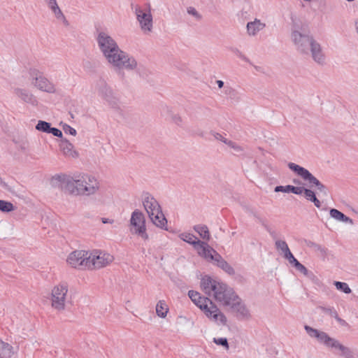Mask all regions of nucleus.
<instances>
[{
  "instance_id": "nucleus-1",
  "label": "nucleus",
  "mask_w": 358,
  "mask_h": 358,
  "mask_svg": "<svg viewBox=\"0 0 358 358\" xmlns=\"http://www.w3.org/2000/svg\"><path fill=\"white\" fill-rule=\"evenodd\" d=\"M99 48L107 62L121 69L133 70L137 66L136 59L120 49L115 41L108 34L100 31L96 37Z\"/></svg>"
},
{
  "instance_id": "nucleus-2",
  "label": "nucleus",
  "mask_w": 358,
  "mask_h": 358,
  "mask_svg": "<svg viewBox=\"0 0 358 358\" xmlns=\"http://www.w3.org/2000/svg\"><path fill=\"white\" fill-rule=\"evenodd\" d=\"M292 38L299 51L304 54H308L310 51L313 59L316 62L320 64L324 63L325 58L320 45L311 36L303 34L299 31H293Z\"/></svg>"
},
{
  "instance_id": "nucleus-3",
  "label": "nucleus",
  "mask_w": 358,
  "mask_h": 358,
  "mask_svg": "<svg viewBox=\"0 0 358 358\" xmlns=\"http://www.w3.org/2000/svg\"><path fill=\"white\" fill-rule=\"evenodd\" d=\"M188 296L193 303L203 310L208 317H212L214 321H220L223 325L227 324L226 316L218 309L216 305L208 297L202 296L196 291L189 290Z\"/></svg>"
},
{
  "instance_id": "nucleus-4",
  "label": "nucleus",
  "mask_w": 358,
  "mask_h": 358,
  "mask_svg": "<svg viewBox=\"0 0 358 358\" xmlns=\"http://www.w3.org/2000/svg\"><path fill=\"white\" fill-rule=\"evenodd\" d=\"M53 179L60 182L62 190L70 194L90 196L94 191V187H93L88 189L86 187H83V180H74L73 177L69 176L55 175Z\"/></svg>"
},
{
  "instance_id": "nucleus-5",
  "label": "nucleus",
  "mask_w": 358,
  "mask_h": 358,
  "mask_svg": "<svg viewBox=\"0 0 358 358\" xmlns=\"http://www.w3.org/2000/svg\"><path fill=\"white\" fill-rule=\"evenodd\" d=\"M201 287L204 292L209 296L213 292L215 299L219 301L226 300L227 296L230 294L235 296L233 295L232 288L229 287L223 282H217L208 275H205L201 278Z\"/></svg>"
},
{
  "instance_id": "nucleus-6",
  "label": "nucleus",
  "mask_w": 358,
  "mask_h": 358,
  "mask_svg": "<svg viewBox=\"0 0 358 358\" xmlns=\"http://www.w3.org/2000/svg\"><path fill=\"white\" fill-rule=\"evenodd\" d=\"M233 294L235 296L234 297L232 295L231 296V294L228 295L226 300H222L220 302H222L225 306H230L231 309L236 313V316L238 320H248L251 316L249 310L241 302V299L234 290Z\"/></svg>"
},
{
  "instance_id": "nucleus-7",
  "label": "nucleus",
  "mask_w": 358,
  "mask_h": 358,
  "mask_svg": "<svg viewBox=\"0 0 358 358\" xmlns=\"http://www.w3.org/2000/svg\"><path fill=\"white\" fill-rule=\"evenodd\" d=\"M99 95L113 108H119V98L116 96L106 81L100 79L97 83Z\"/></svg>"
},
{
  "instance_id": "nucleus-8",
  "label": "nucleus",
  "mask_w": 358,
  "mask_h": 358,
  "mask_svg": "<svg viewBox=\"0 0 358 358\" xmlns=\"http://www.w3.org/2000/svg\"><path fill=\"white\" fill-rule=\"evenodd\" d=\"M89 269L101 268L107 266L113 260V256L99 250L89 253Z\"/></svg>"
},
{
  "instance_id": "nucleus-9",
  "label": "nucleus",
  "mask_w": 358,
  "mask_h": 358,
  "mask_svg": "<svg viewBox=\"0 0 358 358\" xmlns=\"http://www.w3.org/2000/svg\"><path fill=\"white\" fill-rule=\"evenodd\" d=\"M29 75L33 80H35V82H33V84L40 90L48 93H54L55 92L54 85L44 77L43 73L38 69H31L29 70Z\"/></svg>"
},
{
  "instance_id": "nucleus-10",
  "label": "nucleus",
  "mask_w": 358,
  "mask_h": 358,
  "mask_svg": "<svg viewBox=\"0 0 358 358\" xmlns=\"http://www.w3.org/2000/svg\"><path fill=\"white\" fill-rule=\"evenodd\" d=\"M288 167L290 170L294 172L297 176H300L303 180L308 182L310 187L315 186L316 188L322 182L317 179L308 169L301 166L293 162L288 164Z\"/></svg>"
},
{
  "instance_id": "nucleus-11",
  "label": "nucleus",
  "mask_w": 358,
  "mask_h": 358,
  "mask_svg": "<svg viewBox=\"0 0 358 358\" xmlns=\"http://www.w3.org/2000/svg\"><path fill=\"white\" fill-rule=\"evenodd\" d=\"M179 237L183 241L192 245L195 250H197L200 256L204 257L206 252L209 253V249L211 247L207 243L198 239L192 234L182 233L179 235Z\"/></svg>"
},
{
  "instance_id": "nucleus-12",
  "label": "nucleus",
  "mask_w": 358,
  "mask_h": 358,
  "mask_svg": "<svg viewBox=\"0 0 358 358\" xmlns=\"http://www.w3.org/2000/svg\"><path fill=\"white\" fill-rule=\"evenodd\" d=\"M89 252L85 250H75L67 258V262L73 268H87L90 264Z\"/></svg>"
},
{
  "instance_id": "nucleus-13",
  "label": "nucleus",
  "mask_w": 358,
  "mask_h": 358,
  "mask_svg": "<svg viewBox=\"0 0 358 358\" xmlns=\"http://www.w3.org/2000/svg\"><path fill=\"white\" fill-rule=\"evenodd\" d=\"M203 257L208 261H213L218 267L229 275H234L235 274L234 268L213 248L209 249V253L206 252Z\"/></svg>"
},
{
  "instance_id": "nucleus-14",
  "label": "nucleus",
  "mask_w": 358,
  "mask_h": 358,
  "mask_svg": "<svg viewBox=\"0 0 358 358\" xmlns=\"http://www.w3.org/2000/svg\"><path fill=\"white\" fill-rule=\"evenodd\" d=\"M68 289L65 285H59L54 287L52 291V306L59 310H64L65 307V296Z\"/></svg>"
},
{
  "instance_id": "nucleus-15",
  "label": "nucleus",
  "mask_w": 358,
  "mask_h": 358,
  "mask_svg": "<svg viewBox=\"0 0 358 358\" xmlns=\"http://www.w3.org/2000/svg\"><path fill=\"white\" fill-rule=\"evenodd\" d=\"M131 224L136 227V233L141 236L145 240L148 238V235L146 233L145 220L144 215L138 210H135L131 217Z\"/></svg>"
},
{
  "instance_id": "nucleus-16",
  "label": "nucleus",
  "mask_w": 358,
  "mask_h": 358,
  "mask_svg": "<svg viewBox=\"0 0 358 358\" xmlns=\"http://www.w3.org/2000/svg\"><path fill=\"white\" fill-rule=\"evenodd\" d=\"M135 13L143 31H150L152 28V16L150 11L145 13L139 6H135Z\"/></svg>"
},
{
  "instance_id": "nucleus-17",
  "label": "nucleus",
  "mask_w": 358,
  "mask_h": 358,
  "mask_svg": "<svg viewBox=\"0 0 358 358\" xmlns=\"http://www.w3.org/2000/svg\"><path fill=\"white\" fill-rule=\"evenodd\" d=\"M143 203L150 219L153 218L155 213H161L162 208L159 202L148 192L145 194Z\"/></svg>"
},
{
  "instance_id": "nucleus-18",
  "label": "nucleus",
  "mask_w": 358,
  "mask_h": 358,
  "mask_svg": "<svg viewBox=\"0 0 358 358\" xmlns=\"http://www.w3.org/2000/svg\"><path fill=\"white\" fill-rule=\"evenodd\" d=\"M304 329L310 337L316 338L318 342L324 344L327 347H329L331 341H332L333 338L330 337L324 331H319L318 329H314L308 325H305Z\"/></svg>"
},
{
  "instance_id": "nucleus-19",
  "label": "nucleus",
  "mask_w": 358,
  "mask_h": 358,
  "mask_svg": "<svg viewBox=\"0 0 358 358\" xmlns=\"http://www.w3.org/2000/svg\"><path fill=\"white\" fill-rule=\"evenodd\" d=\"M13 93L20 98L22 101L27 103H29L34 106L38 105V101L36 96H34L28 90L22 88H15Z\"/></svg>"
},
{
  "instance_id": "nucleus-20",
  "label": "nucleus",
  "mask_w": 358,
  "mask_h": 358,
  "mask_svg": "<svg viewBox=\"0 0 358 358\" xmlns=\"http://www.w3.org/2000/svg\"><path fill=\"white\" fill-rule=\"evenodd\" d=\"M73 145L70 143L66 138L61 139L59 143V149L62 151L63 154L66 157H71L73 158H76L78 157V152L73 150Z\"/></svg>"
},
{
  "instance_id": "nucleus-21",
  "label": "nucleus",
  "mask_w": 358,
  "mask_h": 358,
  "mask_svg": "<svg viewBox=\"0 0 358 358\" xmlns=\"http://www.w3.org/2000/svg\"><path fill=\"white\" fill-rule=\"evenodd\" d=\"M328 348L338 349L341 352V355L345 358H355L353 352L349 348L340 343L335 338L332 339Z\"/></svg>"
},
{
  "instance_id": "nucleus-22",
  "label": "nucleus",
  "mask_w": 358,
  "mask_h": 358,
  "mask_svg": "<svg viewBox=\"0 0 358 358\" xmlns=\"http://www.w3.org/2000/svg\"><path fill=\"white\" fill-rule=\"evenodd\" d=\"M299 192H298L297 195H300L302 193L304 194V196L306 199L314 203V205L317 208L321 207V202L317 198L316 194L314 191H313L310 189L306 188L304 187H299Z\"/></svg>"
},
{
  "instance_id": "nucleus-23",
  "label": "nucleus",
  "mask_w": 358,
  "mask_h": 358,
  "mask_svg": "<svg viewBox=\"0 0 358 358\" xmlns=\"http://www.w3.org/2000/svg\"><path fill=\"white\" fill-rule=\"evenodd\" d=\"M330 216L335 220L343 222L345 223H349L350 224H353V220L349 217L346 216L344 213L339 211L336 208H331L329 210Z\"/></svg>"
},
{
  "instance_id": "nucleus-24",
  "label": "nucleus",
  "mask_w": 358,
  "mask_h": 358,
  "mask_svg": "<svg viewBox=\"0 0 358 358\" xmlns=\"http://www.w3.org/2000/svg\"><path fill=\"white\" fill-rule=\"evenodd\" d=\"M304 243L306 245L311 249H313L315 252H320V255L322 257H326L328 255V249L320 244H317L310 240H305Z\"/></svg>"
},
{
  "instance_id": "nucleus-25",
  "label": "nucleus",
  "mask_w": 358,
  "mask_h": 358,
  "mask_svg": "<svg viewBox=\"0 0 358 358\" xmlns=\"http://www.w3.org/2000/svg\"><path fill=\"white\" fill-rule=\"evenodd\" d=\"M154 224L162 229L168 230L166 228L167 220L161 210L160 213H155L153 218L150 219Z\"/></svg>"
},
{
  "instance_id": "nucleus-26",
  "label": "nucleus",
  "mask_w": 358,
  "mask_h": 358,
  "mask_svg": "<svg viewBox=\"0 0 358 358\" xmlns=\"http://www.w3.org/2000/svg\"><path fill=\"white\" fill-rule=\"evenodd\" d=\"M264 27V24L261 23L259 20H255L254 22H250L247 24V31L249 35L255 36Z\"/></svg>"
},
{
  "instance_id": "nucleus-27",
  "label": "nucleus",
  "mask_w": 358,
  "mask_h": 358,
  "mask_svg": "<svg viewBox=\"0 0 358 358\" xmlns=\"http://www.w3.org/2000/svg\"><path fill=\"white\" fill-rule=\"evenodd\" d=\"M13 354V347L0 339V358H10Z\"/></svg>"
},
{
  "instance_id": "nucleus-28",
  "label": "nucleus",
  "mask_w": 358,
  "mask_h": 358,
  "mask_svg": "<svg viewBox=\"0 0 358 358\" xmlns=\"http://www.w3.org/2000/svg\"><path fill=\"white\" fill-rule=\"evenodd\" d=\"M78 180H83V187H85V186H86V187H87V189L91 187H94V191L92 193V194H94L99 189L98 182L93 177H90V176L85 175V176H83L80 178H79Z\"/></svg>"
},
{
  "instance_id": "nucleus-29",
  "label": "nucleus",
  "mask_w": 358,
  "mask_h": 358,
  "mask_svg": "<svg viewBox=\"0 0 358 358\" xmlns=\"http://www.w3.org/2000/svg\"><path fill=\"white\" fill-rule=\"evenodd\" d=\"M194 230L197 232L201 238L209 241L210 238V232L206 225L198 224L194 227Z\"/></svg>"
},
{
  "instance_id": "nucleus-30",
  "label": "nucleus",
  "mask_w": 358,
  "mask_h": 358,
  "mask_svg": "<svg viewBox=\"0 0 358 358\" xmlns=\"http://www.w3.org/2000/svg\"><path fill=\"white\" fill-rule=\"evenodd\" d=\"M299 187H295L291 185H287L285 186L282 185H278L276 186L274 189V191L275 192H285V193H293L294 194H298V192H299Z\"/></svg>"
},
{
  "instance_id": "nucleus-31",
  "label": "nucleus",
  "mask_w": 358,
  "mask_h": 358,
  "mask_svg": "<svg viewBox=\"0 0 358 358\" xmlns=\"http://www.w3.org/2000/svg\"><path fill=\"white\" fill-rule=\"evenodd\" d=\"M169 311V308L167 304L166 303L165 301L160 300L157 303L156 306V313L157 315L162 318H165L167 313Z\"/></svg>"
},
{
  "instance_id": "nucleus-32",
  "label": "nucleus",
  "mask_w": 358,
  "mask_h": 358,
  "mask_svg": "<svg viewBox=\"0 0 358 358\" xmlns=\"http://www.w3.org/2000/svg\"><path fill=\"white\" fill-rule=\"evenodd\" d=\"M35 128L39 131L49 134L51 128V124L44 120H38Z\"/></svg>"
},
{
  "instance_id": "nucleus-33",
  "label": "nucleus",
  "mask_w": 358,
  "mask_h": 358,
  "mask_svg": "<svg viewBox=\"0 0 358 358\" xmlns=\"http://www.w3.org/2000/svg\"><path fill=\"white\" fill-rule=\"evenodd\" d=\"M15 209L14 205L8 201L0 200V210L3 213H10Z\"/></svg>"
},
{
  "instance_id": "nucleus-34",
  "label": "nucleus",
  "mask_w": 358,
  "mask_h": 358,
  "mask_svg": "<svg viewBox=\"0 0 358 358\" xmlns=\"http://www.w3.org/2000/svg\"><path fill=\"white\" fill-rule=\"evenodd\" d=\"M334 284L337 289L344 292L345 294H350L352 292L351 289L346 282L334 281Z\"/></svg>"
},
{
  "instance_id": "nucleus-35",
  "label": "nucleus",
  "mask_w": 358,
  "mask_h": 358,
  "mask_svg": "<svg viewBox=\"0 0 358 358\" xmlns=\"http://www.w3.org/2000/svg\"><path fill=\"white\" fill-rule=\"evenodd\" d=\"M320 308L322 310V311L324 313L327 314V315H330L332 317H337L338 313H337V311L336 310V309L334 307L320 306Z\"/></svg>"
},
{
  "instance_id": "nucleus-36",
  "label": "nucleus",
  "mask_w": 358,
  "mask_h": 358,
  "mask_svg": "<svg viewBox=\"0 0 358 358\" xmlns=\"http://www.w3.org/2000/svg\"><path fill=\"white\" fill-rule=\"evenodd\" d=\"M253 215L258 219V220L262 223V226L266 229V230L270 234V235L273 238H276V234L274 231H272L271 229L265 223V222L260 218L255 213L252 212Z\"/></svg>"
},
{
  "instance_id": "nucleus-37",
  "label": "nucleus",
  "mask_w": 358,
  "mask_h": 358,
  "mask_svg": "<svg viewBox=\"0 0 358 358\" xmlns=\"http://www.w3.org/2000/svg\"><path fill=\"white\" fill-rule=\"evenodd\" d=\"M188 14L192 15L197 21L202 20V15L196 10L195 8L189 6L187 8Z\"/></svg>"
},
{
  "instance_id": "nucleus-38",
  "label": "nucleus",
  "mask_w": 358,
  "mask_h": 358,
  "mask_svg": "<svg viewBox=\"0 0 358 358\" xmlns=\"http://www.w3.org/2000/svg\"><path fill=\"white\" fill-rule=\"evenodd\" d=\"M213 342L218 345L224 347L226 350L229 348V345L226 338H214Z\"/></svg>"
},
{
  "instance_id": "nucleus-39",
  "label": "nucleus",
  "mask_w": 358,
  "mask_h": 358,
  "mask_svg": "<svg viewBox=\"0 0 358 358\" xmlns=\"http://www.w3.org/2000/svg\"><path fill=\"white\" fill-rule=\"evenodd\" d=\"M230 50L233 53L236 55L240 59H243V61H245L246 62H250L249 59L245 55H243L238 48H230Z\"/></svg>"
},
{
  "instance_id": "nucleus-40",
  "label": "nucleus",
  "mask_w": 358,
  "mask_h": 358,
  "mask_svg": "<svg viewBox=\"0 0 358 358\" xmlns=\"http://www.w3.org/2000/svg\"><path fill=\"white\" fill-rule=\"evenodd\" d=\"M308 278H309L313 283L315 285H320V279L310 271L307 272V274L305 275Z\"/></svg>"
},
{
  "instance_id": "nucleus-41",
  "label": "nucleus",
  "mask_w": 358,
  "mask_h": 358,
  "mask_svg": "<svg viewBox=\"0 0 358 358\" xmlns=\"http://www.w3.org/2000/svg\"><path fill=\"white\" fill-rule=\"evenodd\" d=\"M63 130L66 134H69L72 136H76L77 134L76 130L74 128L66 124H64Z\"/></svg>"
},
{
  "instance_id": "nucleus-42",
  "label": "nucleus",
  "mask_w": 358,
  "mask_h": 358,
  "mask_svg": "<svg viewBox=\"0 0 358 358\" xmlns=\"http://www.w3.org/2000/svg\"><path fill=\"white\" fill-rule=\"evenodd\" d=\"M50 10L55 14V15L57 20H60V17L64 15V14H63L62 11L61 10L60 8L59 7V6L52 8Z\"/></svg>"
},
{
  "instance_id": "nucleus-43",
  "label": "nucleus",
  "mask_w": 358,
  "mask_h": 358,
  "mask_svg": "<svg viewBox=\"0 0 358 358\" xmlns=\"http://www.w3.org/2000/svg\"><path fill=\"white\" fill-rule=\"evenodd\" d=\"M49 134H52L53 136L61 138L62 139V132L57 128L51 127Z\"/></svg>"
},
{
  "instance_id": "nucleus-44",
  "label": "nucleus",
  "mask_w": 358,
  "mask_h": 358,
  "mask_svg": "<svg viewBox=\"0 0 358 358\" xmlns=\"http://www.w3.org/2000/svg\"><path fill=\"white\" fill-rule=\"evenodd\" d=\"M275 247L278 250H283L288 246L285 241L278 240L275 241Z\"/></svg>"
},
{
  "instance_id": "nucleus-45",
  "label": "nucleus",
  "mask_w": 358,
  "mask_h": 358,
  "mask_svg": "<svg viewBox=\"0 0 358 358\" xmlns=\"http://www.w3.org/2000/svg\"><path fill=\"white\" fill-rule=\"evenodd\" d=\"M294 268H296V270H297L300 273H303L304 275L306 274H307V272L308 271L307 268L305 266H303L302 264H301L300 262L296 264V266H294Z\"/></svg>"
},
{
  "instance_id": "nucleus-46",
  "label": "nucleus",
  "mask_w": 358,
  "mask_h": 358,
  "mask_svg": "<svg viewBox=\"0 0 358 358\" xmlns=\"http://www.w3.org/2000/svg\"><path fill=\"white\" fill-rule=\"evenodd\" d=\"M172 120L175 124H176L178 126H181L182 122V119L178 114L173 115Z\"/></svg>"
},
{
  "instance_id": "nucleus-47",
  "label": "nucleus",
  "mask_w": 358,
  "mask_h": 358,
  "mask_svg": "<svg viewBox=\"0 0 358 358\" xmlns=\"http://www.w3.org/2000/svg\"><path fill=\"white\" fill-rule=\"evenodd\" d=\"M317 189L323 194V195L324 196H327L328 195V189H327V187L323 185L322 183H321L319 186L317 187Z\"/></svg>"
},
{
  "instance_id": "nucleus-48",
  "label": "nucleus",
  "mask_w": 358,
  "mask_h": 358,
  "mask_svg": "<svg viewBox=\"0 0 358 358\" xmlns=\"http://www.w3.org/2000/svg\"><path fill=\"white\" fill-rule=\"evenodd\" d=\"M191 134L194 136H201V137L203 136V131L200 129H197L196 130H192Z\"/></svg>"
},
{
  "instance_id": "nucleus-49",
  "label": "nucleus",
  "mask_w": 358,
  "mask_h": 358,
  "mask_svg": "<svg viewBox=\"0 0 358 358\" xmlns=\"http://www.w3.org/2000/svg\"><path fill=\"white\" fill-rule=\"evenodd\" d=\"M336 321L339 323L340 325L343 326V327H346L348 325V324L346 322L345 320H344L343 319L341 318L339 316H338V314L337 315V317H334Z\"/></svg>"
},
{
  "instance_id": "nucleus-50",
  "label": "nucleus",
  "mask_w": 358,
  "mask_h": 358,
  "mask_svg": "<svg viewBox=\"0 0 358 358\" xmlns=\"http://www.w3.org/2000/svg\"><path fill=\"white\" fill-rule=\"evenodd\" d=\"M45 1L48 3V7L50 8V9H51L52 8H54V7L58 6L57 2L56 0H45Z\"/></svg>"
},
{
  "instance_id": "nucleus-51",
  "label": "nucleus",
  "mask_w": 358,
  "mask_h": 358,
  "mask_svg": "<svg viewBox=\"0 0 358 358\" xmlns=\"http://www.w3.org/2000/svg\"><path fill=\"white\" fill-rule=\"evenodd\" d=\"M213 135L214 136V137L217 139V140H219L222 142L224 143V139H226L224 137L222 136V134H219V133H217V132H213Z\"/></svg>"
},
{
  "instance_id": "nucleus-52",
  "label": "nucleus",
  "mask_w": 358,
  "mask_h": 358,
  "mask_svg": "<svg viewBox=\"0 0 358 358\" xmlns=\"http://www.w3.org/2000/svg\"><path fill=\"white\" fill-rule=\"evenodd\" d=\"M224 93L228 95H231L234 93V90L231 87H224Z\"/></svg>"
},
{
  "instance_id": "nucleus-53",
  "label": "nucleus",
  "mask_w": 358,
  "mask_h": 358,
  "mask_svg": "<svg viewBox=\"0 0 358 358\" xmlns=\"http://www.w3.org/2000/svg\"><path fill=\"white\" fill-rule=\"evenodd\" d=\"M0 185H1L3 187H4L6 189H7V190H8V191H10V188L9 187L8 185L6 182H5L2 181V180H1V178H0Z\"/></svg>"
},
{
  "instance_id": "nucleus-54",
  "label": "nucleus",
  "mask_w": 358,
  "mask_h": 358,
  "mask_svg": "<svg viewBox=\"0 0 358 358\" xmlns=\"http://www.w3.org/2000/svg\"><path fill=\"white\" fill-rule=\"evenodd\" d=\"M289 263L293 266L294 267L295 266H296V264L298 263H299V262L294 257L292 259H291L290 261H289Z\"/></svg>"
},
{
  "instance_id": "nucleus-55",
  "label": "nucleus",
  "mask_w": 358,
  "mask_h": 358,
  "mask_svg": "<svg viewBox=\"0 0 358 358\" xmlns=\"http://www.w3.org/2000/svg\"><path fill=\"white\" fill-rule=\"evenodd\" d=\"M224 143L225 144L228 145L229 146H230L231 148L235 146V145H236V143L234 142L227 140V139H224Z\"/></svg>"
},
{
  "instance_id": "nucleus-56",
  "label": "nucleus",
  "mask_w": 358,
  "mask_h": 358,
  "mask_svg": "<svg viewBox=\"0 0 358 358\" xmlns=\"http://www.w3.org/2000/svg\"><path fill=\"white\" fill-rule=\"evenodd\" d=\"M60 20H62V22H63V23H64V24L65 26H69V21L66 20V18L64 16V15L60 17Z\"/></svg>"
},
{
  "instance_id": "nucleus-57",
  "label": "nucleus",
  "mask_w": 358,
  "mask_h": 358,
  "mask_svg": "<svg viewBox=\"0 0 358 358\" xmlns=\"http://www.w3.org/2000/svg\"><path fill=\"white\" fill-rule=\"evenodd\" d=\"M282 252L284 253V257L285 256H287L289 253H291V251L288 246H286V248L285 250H283Z\"/></svg>"
},
{
  "instance_id": "nucleus-58",
  "label": "nucleus",
  "mask_w": 358,
  "mask_h": 358,
  "mask_svg": "<svg viewBox=\"0 0 358 358\" xmlns=\"http://www.w3.org/2000/svg\"><path fill=\"white\" fill-rule=\"evenodd\" d=\"M216 83L220 89L224 87V82L222 80H218L216 81Z\"/></svg>"
},
{
  "instance_id": "nucleus-59",
  "label": "nucleus",
  "mask_w": 358,
  "mask_h": 358,
  "mask_svg": "<svg viewBox=\"0 0 358 358\" xmlns=\"http://www.w3.org/2000/svg\"><path fill=\"white\" fill-rule=\"evenodd\" d=\"M101 220H102V222L104 224L113 222V220H110L108 218H105V217L102 218Z\"/></svg>"
},
{
  "instance_id": "nucleus-60",
  "label": "nucleus",
  "mask_w": 358,
  "mask_h": 358,
  "mask_svg": "<svg viewBox=\"0 0 358 358\" xmlns=\"http://www.w3.org/2000/svg\"><path fill=\"white\" fill-rule=\"evenodd\" d=\"M294 257V256L293 255V254L291 252L289 253L287 256H285V258L286 259L289 261H290L291 259H292Z\"/></svg>"
},
{
  "instance_id": "nucleus-61",
  "label": "nucleus",
  "mask_w": 358,
  "mask_h": 358,
  "mask_svg": "<svg viewBox=\"0 0 358 358\" xmlns=\"http://www.w3.org/2000/svg\"><path fill=\"white\" fill-rule=\"evenodd\" d=\"M232 148L236 152L242 151V148L236 144L235 145V146L232 147Z\"/></svg>"
},
{
  "instance_id": "nucleus-62",
  "label": "nucleus",
  "mask_w": 358,
  "mask_h": 358,
  "mask_svg": "<svg viewBox=\"0 0 358 358\" xmlns=\"http://www.w3.org/2000/svg\"><path fill=\"white\" fill-rule=\"evenodd\" d=\"M20 150H22L23 152H25L26 151V146H25V145H20Z\"/></svg>"
},
{
  "instance_id": "nucleus-63",
  "label": "nucleus",
  "mask_w": 358,
  "mask_h": 358,
  "mask_svg": "<svg viewBox=\"0 0 358 358\" xmlns=\"http://www.w3.org/2000/svg\"><path fill=\"white\" fill-rule=\"evenodd\" d=\"M293 182H294V184H298V185L301 183L300 180H298V179H294V180H293Z\"/></svg>"
},
{
  "instance_id": "nucleus-64",
  "label": "nucleus",
  "mask_w": 358,
  "mask_h": 358,
  "mask_svg": "<svg viewBox=\"0 0 358 358\" xmlns=\"http://www.w3.org/2000/svg\"><path fill=\"white\" fill-rule=\"evenodd\" d=\"M205 110H207L208 112L210 111V108H205Z\"/></svg>"
}]
</instances>
